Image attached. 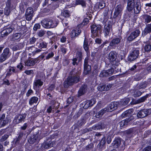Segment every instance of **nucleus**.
<instances>
[{"label": "nucleus", "instance_id": "1", "mask_svg": "<svg viewBox=\"0 0 151 151\" xmlns=\"http://www.w3.org/2000/svg\"><path fill=\"white\" fill-rule=\"evenodd\" d=\"M80 74L79 71L77 70L76 68L73 69L70 72V76L64 83V87L67 88L69 86L78 83L80 81Z\"/></svg>", "mask_w": 151, "mask_h": 151}, {"label": "nucleus", "instance_id": "2", "mask_svg": "<svg viewBox=\"0 0 151 151\" xmlns=\"http://www.w3.org/2000/svg\"><path fill=\"white\" fill-rule=\"evenodd\" d=\"M42 26L46 29L55 28L58 24V22L56 20H52L50 19H45L41 21Z\"/></svg>", "mask_w": 151, "mask_h": 151}, {"label": "nucleus", "instance_id": "3", "mask_svg": "<svg viewBox=\"0 0 151 151\" xmlns=\"http://www.w3.org/2000/svg\"><path fill=\"white\" fill-rule=\"evenodd\" d=\"M117 53L114 51H111L109 54L108 59L112 65V66L114 67L115 69L116 68L118 65V63H116V59Z\"/></svg>", "mask_w": 151, "mask_h": 151}, {"label": "nucleus", "instance_id": "4", "mask_svg": "<svg viewBox=\"0 0 151 151\" xmlns=\"http://www.w3.org/2000/svg\"><path fill=\"white\" fill-rule=\"evenodd\" d=\"M101 29V26L98 25L96 26L95 24L92 25L91 26V32L92 34V37L94 38L96 36H99V33Z\"/></svg>", "mask_w": 151, "mask_h": 151}, {"label": "nucleus", "instance_id": "5", "mask_svg": "<svg viewBox=\"0 0 151 151\" xmlns=\"http://www.w3.org/2000/svg\"><path fill=\"white\" fill-rule=\"evenodd\" d=\"M11 55V53L9 48L7 47L5 48L3 51L0 56V62H3L9 58Z\"/></svg>", "mask_w": 151, "mask_h": 151}, {"label": "nucleus", "instance_id": "6", "mask_svg": "<svg viewBox=\"0 0 151 151\" xmlns=\"http://www.w3.org/2000/svg\"><path fill=\"white\" fill-rule=\"evenodd\" d=\"M41 138L39 132L36 133H34L31 135L28 141L29 143L31 144L37 143Z\"/></svg>", "mask_w": 151, "mask_h": 151}, {"label": "nucleus", "instance_id": "7", "mask_svg": "<svg viewBox=\"0 0 151 151\" xmlns=\"http://www.w3.org/2000/svg\"><path fill=\"white\" fill-rule=\"evenodd\" d=\"M111 23V22L108 21L104 25L103 30V32L105 37H107L109 35L111 31L112 30Z\"/></svg>", "mask_w": 151, "mask_h": 151}, {"label": "nucleus", "instance_id": "8", "mask_svg": "<svg viewBox=\"0 0 151 151\" xmlns=\"http://www.w3.org/2000/svg\"><path fill=\"white\" fill-rule=\"evenodd\" d=\"M139 50L138 48L134 49L128 56V61H131L136 60L139 56Z\"/></svg>", "mask_w": 151, "mask_h": 151}, {"label": "nucleus", "instance_id": "9", "mask_svg": "<svg viewBox=\"0 0 151 151\" xmlns=\"http://www.w3.org/2000/svg\"><path fill=\"white\" fill-rule=\"evenodd\" d=\"M88 58L87 57L85 58L84 63L83 73L86 75L90 73L91 70V66L88 64Z\"/></svg>", "mask_w": 151, "mask_h": 151}, {"label": "nucleus", "instance_id": "10", "mask_svg": "<svg viewBox=\"0 0 151 151\" xmlns=\"http://www.w3.org/2000/svg\"><path fill=\"white\" fill-rule=\"evenodd\" d=\"M151 113V109H144L139 111L137 114V116L139 118H142L150 114Z\"/></svg>", "mask_w": 151, "mask_h": 151}, {"label": "nucleus", "instance_id": "11", "mask_svg": "<svg viewBox=\"0 0 151 151\" xmlns=\"http://www.w3.org/2000/svg\"><path fill=\"white\" fill-rule=\"evenodd\" d=\"M114 69L115 68L112 66L111 68L108 70L102 71L100 74V77H106L111 76L113 74Z\"/></svg>", "mask_w": 151, "mask_h": 151}, {"label": "nucleus", "instance_id": "12", "mask_svg": "<svg viewBox=\"0 0 151 151\" xmlns=\"http://www.w3.org/2000/svg\"><path fill=\"white\" fill-rule=\"evenodd\" d=\"M140 33V31L139 29L136 30L132 32L130 35L128 37L127 40L129 41H132L137 37Z\"/></svg>", "mask_w": 151, "mask_h": 151}, {"label": "nucleus", "instance_id": "13", "mask_svg": "<svg viewBox=\"0 0 151 151\" xmlns=\"http://www.w3.org/2000/svg\"><path fill=\"white\" fill-rule=\"evenodd\" d=\"M13 31V29L11 27L4 28L1 32V36L4 37L7 36Z\"/></svg>", "mask_w": 151, "mask_h": 151}, {"label": "nucleus", "instance_id": "14", "mask_svg": "<svg viewBox=\"0 0 151 151\" xmlns=\"http://www.w3.org/2000/svg\"><path fill=\"white\" fill-rule=\"evenodd\" d=\"M43 84V82L40 79L35 80L33 83V88L36 90H38Z\"/></svg>", "mask_w": 151, "mask_h": 151}, {"label": "nucleus", "instance_id": "15", "mask_svg": "<svg viewBox=\"0 0 151 151\" xmlns=\"http://www.w3.org/2000/svg\"><path fill=\"white\" fill-rule=\"evenodd\" d=\"M122 139L119 137L115 138L111 145L114 148H118L121 144Z\"/></svg>", "mask_w": 151, "mask_h": 151}, {"label": "nucleus", "instance_id": "16", "mask_svg": "<svg viewBox=\"0 0 151 151\" xmlns=\"http://www.w3.org/2000/svg\"><path fill=\"white\" fill-rule=\"evenodd\" d=\"M122 10V6L121 5H117L115 8L113 16L114 18H116L119 15L121 14Z\"/></svg>", "mask_w": 151, "mask_h": 151}, {"label": "nucleus", "instance_id": "17", "mask_svg": "<svg viewBox=\"0 0 151 151\" xmlns=\"http://www.w3.org/2000/svg\"><path fill=\"white\" fill-rule=\"evenodd\" d=\"M134 0H128L127 3V9L129 12L132 11L135 6Z\"/></svg>", "mask_w": 151, "mask_h": 151}, {"label": "nucleus", "instance_id": "18", "mask_svg": "<svg viewBox=\"0 0 151 151\" xmlns=\"http://www.w3.org/2000/svg\"><path fill=\"white\" fill-rule=\"evenodd\" d=\"M111 84H109L107 85H106L100 84L97 87L98 90L101 91H107L109 90L112 87Z\"/></svg>", "mask_w": 151, "mask_h": 151}, {"label": "nucleus", "instance_id": "19", "mask_svg": "<svg viewBox=\"0 0 151 151\" xmlns=\"http://www.w3.org/2000/svg\"><path fill=\"white\" fill-rule=\"evenodd\" d=\"M121 38H116L113 39L110 42L109 44V46L112 47L113 48H114V47H116V45L121 42Z\"/></svg>", "mask_w": 151, "mask_h": 151}, {"label": "nucleus", "instance_id": "20", "mask_svg": "<svg viewBox=\"0 0 151 151\" xmlns=\"http://www.w3.org/2000/svg\"><path fill=\"white\" fill-rule=\"evenodd\" d=\"M38 61L37 59H32L27 60L25 62V65L27 66H33Z\"/></svg>", "mask_w": 151, "mask_h": 151}, {"label": "nucleus", "instance_id": "21", "mask_svg": "<svg viewBox=\"0 0 151 151\" xmlns=\"http://www.w3.org/2000/svg\"><path fill=\"white\" fill-rule=\"evenodd\" d=\"M47 43L42 40L40 41V42H37L36 45L40 49H43L45 50L47 48Z\"/></svg>", "mask_w": 151, "mask_h": 151}, {"label": "nucleus", "instance_id": "22", "mask_svg": "<svg viewBox=\"0 0 151 151\" xmlns=\"http://www.w3.org/2000/svg\"><path fill=\"white\" fill-rule=\"evenodd\" d=\"M87 89V86L86 85H82L78 91V96H81L84 94L86 92Z\"/></svg>", "mask_w": 151, "mask_h": 151}, {"label": "nucleus", "instance_id": "23", "mask_svg": "<svg viewBox=\"0 0 151 151\" xmlns=\"http://www.w3.org/2000/svg\"><path fill=\"white\" fill-rule=\"evenodd\" d=\"M26 115L25 114L18 115L15 119L16 123L18 124L24 121L26 117Z\"/></svg>", "mask_w": 151, "mask_h": 151}, {"label": "nucleus", "instance_id": "24", "mask_svg": "<svg viewBox=\"0 0 151 151\" xmlns=\"http://www.w3.org/2000/svg\"><path fill=\"white\" fill-rule=\"evenodd\" d=\"M53 142L51 141L44 142L41 145L42 148L45 149H49L52 146Z\"/></svg>", "mask_w": 151, "mask_h": 151}, {"label": "nucleus", "instance_id": "25", "mask_svg": "<svg viewBox=\"0 0 151 151\" xmlns=\"http://www.w3.org/2000/svg\"><path fill=\"white\" fill-rule=\"evenodd\" d=\"M118 107V103L116 102H112L110 104H109V106L106 107L109 109V112L111 111H112L116 110L117 109Z\"/></svg>", "mask_w": 151, "mask_h": 151}, {"label": "nucleus", "instance_id": "26", "mask_svg": "<svg viewBox=\"0 0 151 151\" xmlns=\"http://www.w3.org/2000/svg\"><path fill=\"white\" fill-rule=\"evenodd\" d=\"M132 109H129L125 111L121 115V117L123 118L126 117L127 116H130L133 112Z\"/></svg>", "mask_w": 151, "mask_h": 151}, {"label": "nucleus", "instance_id": "27", "mask_svg": "<svg viewBox=\"0 0 151 151\" xmlns=\"http://www.w3.org/2000/svg\"><path fill=\"white\" fill-rule=\"evenodd\" d=\"M135 14H138L139 13L141 9V6L139 2H137L133 9Z\"/></svg>", "mask_w": 151, "mask_h": 151}, {"label": "nucleus", "instance_id": "28", "mask_svg": "<svg viewBox=\"0 0 151 151\" xmlns=\"http://www.w3.org/2000/svg\"><path fill=\"white\" fill-rule=\"evenodd\" d=\"M106 143V138L104 135H103L101 140L98 144L97 147L99 149L102 148L105 145Z\"/></svg>", "mask_w": 151, "mask_h": 151}, {"label": "nucleus", "instance_id": "29", "mask_svg": "<svg viewBox=\"0 0 151 151\" xmlns=\"http://www.w3.org/2000/svg\"><path fill=\"white\" fill-rule=\"evenodd\" d=\"M96 103V99H93L90 100L88 101L85 105L86 108L92 106Z\"/></svg>", "mask_w": 151, "mask_h": 151}, {"label": "nucleus", "instance_id": "30", "mask_svg": "<svg viewBox=\"0 0 151 151\" xmlns=\"http://www.w3.org/2000/svg\"><path fill=\"white\" fill-rule=\"evenodd\" d=\"M22 35L21 33H17L14 34L12 37L11 39V41H14L20 38Z\"/></svg>", "mask_w": 151, "mask_h": 151}, {"label": "nucleus", "instance_id": "31", "mask_svg": "<svg viewBox=\"0 0 151 151\" xmlns=\"http://www.w3.org/2000/svg\"><path fill=\"white\" fill-rule=\"evenodd\" d=\"M75 4L76 5H81L83 7L86 6V3L84 0H76Z\"/></svg>", "mask_w": 151, "mask_h": 151}, {"label": "nucleus", "instance_id": "32", "mask_svg": "<svg viewBox=\"0 0 151 151\" xmlns=\"http://www.w3.org/2000/svg\"><path fill=\"white\" fill-rule=\"evenodd\" d=\"M131 117H130L128 119H126L122 121L119 123L120 127H123L124 126L127 125L128 123L131 121Z\"/></svg>", "mask_w": 151, "mask_h": 151}, {"label": "nucleus", "instance_id": "33", "mask_svg": "<svg viewBox=\"0 0 151 151\" xmlns=\"http://www.w3.org/2000/svg\"><path fill=\"white\" fill-rule=\"evenodd\" d=\"M149 96H151V93L147 94L145 96L142 97L136 101V103L138 104L144 102Z\"/></svg>", "mask_w": 151, "mask_h": 151}, {"label": "nucleus", "instance_id": "34", "mask_svg": "<svg viewBox=\"0 0 151 151\" xmlns=\"http://www.w3.org/2000/svg\"><path fill=\"white\" fill-rule=\"evenodd\" d=\"M83 47L86 51H88L89 50V46L88 40L85 37L83 42Z\"/></svg>", "mask_w": 151, "mask_h": 151}, {"label": "nucleus", "instance_id": "35", "mask_svg": "<svg viewBox=\"0 0 151 151\" xmlns=\"http://www.w3.org/2000/svg\"><path fill=\"white\" fill-rule=\"evenodd\" d=\"M130 101L129 99L127 98L126 99H123L122 100L120 101V104L121 106H124L126 105Z\"/></svg>", "mask_w": 151, "mask_h": 151}, {"label": "nucleus", "instance_id": "36", "mask_svg": "<svg viewBox=\"0 0 151 151\" xmlns=\"http://www.w3.org/2000/svg\"><path fill=\"white\" fill-rule=\"evenodd\" d=\"M151 32V24L147 25L144 30L143 33L145 35L146 34Z\"/></svg>", "mask_w": 151, "mask_h": 151}, {"label": "nucleus", "instance_id": "37", "mask_svg": "<svg viewBox=\"0 0 151 151\" xmlns=\"http://www.w3.org/2000/svg\"><path fill=\"white\" fill-rule=\"evenodd\" d=\"M143 18L145 22L149 23L151 21V16L148 14H145L143 15Z\"/></svg>", "mask_w": 151, "mask_h": 151}, {"label": "nucleus", "instance_id": "38", "mask_svg": "<svg viewBox=\"0 0 151 151\" xmlns=\"http://www.w3.org/2000/svg\"><path fill=\"white\" fill-rule=\"evenodd\" d=\"M38 98L36 97H32L29 101V104L32 105L34 103H36L38 101Z\"/></svg>", "mask_w": 151, "mask_h": 151}, {"label": "nucleus", "instance_id": "39", "mask_svg": "<svg viewBox=\"0 0 151 151\" xmlns=\"http://www.w3.org/2000/svg\"><path fill=\"white\" fill-rule=\"evenodd\" d=\"M9 121V120L6 117L5 119L0 122V127L5 126L8 123Z\"/></svg>", "mask_w": 151, "mask_h": 151}, {"label": "nucleus", "instance_id": "40", "mask_svg": "<svg viewBox=\"0 0 151 151\" xmlns=\"http://www.w3.org/2000/svg\"><path fill=\"white\" fill-rule=\"evenodd\" d=\"M14 0H7L6 3V6L12 8L13 7Z\"/></svg>", "mask_w": 151, "mask_h": 151}, {"label": "nucleus", "instance_id": "41", "mask_svg": "<svg viewBox=\"0 0 151 151\" xmlns=\"http://www.w3.org/2000/svg\"><path fill=\"white\" fill-rule=\"evenodd\" d=\"M147 83L146 82H143L140 83L138 86V88L139 89H144L146 87Z\"/></svg>", "mask_w": 151, "mask_h": 151}, {"label": "nucleus", "instance_id": "42", "mask_svg": "<svg viewBox=\"0 0 151 151\" xmlns=\"http://www.w3.org/2000/svg\"><path fill=\"white\" fill-rule=\"evenodd\" d=\"M142 94V93L140 91L135 90L134 91L133 96L134 97H138L140 96Z\"/></svg>", "mask_w": 151, "mask_h": 151}, {"label": "nucleus", "instance_id": "43", "mask_svg": "<svg viewBox=\"0 0 151 151\" xmlns=\"http://www.w3.org/2000/svg\"><path fill=\"white\" fill-rule=\"evenodd\" d=\"M135 131V129L134 128H131L125 131L126 133L129 135L132 134Z\"/></svg>", "mask_w": 151, "mask_h": 151}, {"label": "nucleus", "instance_id": "44", "mask_svg": "<svg viewBox=\"0 0 151 151\" xmlns=\"http://www.w3.org/2000/svg\"><path fill=\"white\" fill-rule=\"evenodd\" d=\"M11 8H10L9 7L6 6V7L4 9V14L7 16H8L11 13Z\"/></svg>", "mask_w": 151, "mask_h": 151}, {"label": "nucleus", "instance_id": "45", "mask_svg": "<svg viewBox=\"0 0 151 151\" xmlns=\"http://www.w3.org/2000/svg\"><path fill=\"white\" fill-rule=\"evenodd\" d=\"M33 9L31 7H29L27 9L25 14L33 15Z\"/></svg>", "mask_w": 151, "mask_h": 151}, {"label": "nucleus", "instance_id": "46", "mask_svg": "<svg viewBox=\"0 0 151 151\" xmlns=\"http://www.w3.org/2000/svg\"><path fill=\"white\" fill-rule=\"evenodd\" d=\"M82 52L81 51H78L76 53V56L78 59V61H80L82 60Z\"/></svg>", "mask_w": 151, "mask_h": 151}, {"label": "nucleus", "instance_id": "47", "mask_svg": "<svg viewBox=\"0 0 151 151\" xmlns=\"http://www.w3.org/2000/svg\"><path fill=\"white\" fill-rule=\"evenodd\" d=\"M85 123V120L84 119H80L77 123V125L78 126H81L84 124Z\"/></svg>", "mask_w": 151, "mask_h": 151}, {"label": "nucleus", "instance_id": "48", "mask_svg": "<svg viewBox=\"0 0 151 151\" xmlns=\"http://www.w3.org/2000/svg\"><path fill=\"white\" fill-rule=\"evenodd\" d=\"M62 15L65 17H68L70 16V13L68 10H64L62 13Z\"/></svg>", "mask_w": 151, "mask_h": 151}, {"label": "nucleus", "instance_id": "49", "mask_svg": "<svg viewBox=\"0 0 151 151\" xmlns=\"http://www.w3.org/2000/svg\"><path fill=\"white\" fill-rule=\"evenodd\" d=\"M109 12V9H105L103 12V15L105 18L107 19L109 18L108 16V12Z\"/></svg>", "mask_w": 151, "mask_h": 151}, {"label": "nucleus", "instance_id": "50", "mask_svg": "<svg viewBox=\"0 0 151 151\" xmlns=\"http://www.w3.org/2000/svg\"><path fill=\"white\" fill-rule=\"evenodd\" d=\"M36 41V38L34 37H31L29 40V44L31 45L33 44Z\"/></svg>", "mask_w": 151, "mask_h": 151}, {"label": "nucleus", "instance_id": "51", "mask_svg": "<svg viewBox=\"0 0 151 151\" xmlns=\"http://www.w3.org/2000/svg\"><path fill=\"white\" fill-rule=\"evenodd\" d=\"M109 111H110L109 110V109L105 108L103 109H102L100 111V112L101 113L102 116H103L105 113L107 112H109Z\"/></svg>", "mask_w": 151, "mask_h": 151}, {"label": "nucleus", "instance_id": "52", "mask_svg": "<svg viewBox=\"0 0 151 151\" xmlns=\"http://www.w3.org/2000/svg\"><path fill=\"white\" fill-rule=\"evenodd\" d=\"M89 22L88 19L87 18H85L84 19L82 22L81 23V25L82 27L87 24Z\"/></svg>", "mask_w": 151, "mask_h": 151}, {"label": "nucleus", "instance_id": "53", "mask_svg": "<svg viewBox=\"0 0 151 151\" xmlns=\"http://www.w3.org/2000/svg\"><path fill=\"white\" fill-rule=\"evenodd\" d=\"M145 50L146 51L148 52L151 50V45L147 44L145 47Z\"/></svg>", "mask_w": 151, "mask_h": 151}, {"label": "nucleus", "instance_id": "54", "mask_svg": "<svg viewBox=\"0 0 151 151\" xmlns=\"http://www.w3.org/2000/svg\"><path fill=\"white\" fill-rule=\"evenodd\" d=\"M25 15L26 20L29 21L31 20L33 16L32 14H25Z\"/></svg>", "mask_w": 151, "mask_h": 151}, {"label": "nucleus", "instance_id": "55", "mask_svg": "<svg viewBox=\"0 0 151 151\" xmlns=\"http://www.w3.org/2000/svg\"><path fill=\"white\" fill-rule=\"evenodd\" d=\"M101 127L100 123H99L98 124L96 125L95 126L93 127H92V129L95 130L100 129H101Z\"/></svg>", "mask_w": 151, "mask_h": 151}, {"label": "nucleus", "instance_id": "56", "mask_svg": "<svg viewBox=\"0 0 151 151\" xmlns=\"http://www.w3.org/2000/svg\"><path fill=\"white\" fill-rule=\"evenodd\" d=\"M77 58H74L72 59V63L73 65H78V63L77 62Z\"/></svg>", "mask_w": 151, "mask_h": 151}, {"label": "nucleus", "instance_id": "57", "mask_svg": "<svg viewBox=\"0 0 151 151\" xmlns=\"http://www.w3.org/2000/svg\"><path fill=\"white\" fill-rule=\"evenodd\" d=\"M77 32L75 30H72L70 34L71 37L73 38L74 37L76 36H77Z\"/></svg>", "mask_w": 151, "mask_h": 151}, {"label": "nucleus", "instance_id": "58", "mask_svg": "<svg viewBox=\"0 0 151 151\" xmlns=\"http://www.w3.org/2000/svg\"><path fill=\"white\" fill-rule=\"evenodd\" d=\"M37 34L39 37H42L45 35V31L43 30H40L38 32Z\"/></svg>", "mask_w": 151, "mask_h": 151}, {"label": "nucleus", "instance_id": "59", "mask_svg": "<svg viewBox=\"0 0 151 151\" xmlns=\"http://www.w3.org/2000/svg\"><path fill=\"white\" fill-rule=\"evenodd\" d=\"M9 136L7 134H4L3 136L1 139V142H3L6 140L8 137Z\"/></svg>", "mask_w": 151, "mask_h": 151}, {"label": "nucleus", "instance_id": "60", "mask_svg": "<svg viewBox=\"0 0 151 151\" xmlns=\"http://www.w3.org/2000/svg\"><path fill=\"white\" fill-rule=\"evenodd\" d=\"M24 133L23 132H20L19 135L18 136V138H17V141H19L21 139H22Z\"/></svg>", "mask_w": 151, "mask_h": 151}, {"label": "nucleus", "instance_id": "61", "mask_svg": "<svg viewBox=\"0 0 151 151\" xmlns=\"http://www.w3.org/2000/svg\"><path fill=\"white\" fill-rule=\"evenodd\" d=\"M40 24H36L35 25L33 29L35 31H36L38 29H40Z\"/></svg>", "mask_w": 151, "mask_h": 151}, {"label": "nucleus", "instance_id": "62", "mask_svg": "<svg viewBox=\"0 0 151 151\" xmlns=\"http://www.w3.org/2000/svg\"><path fill=\"white\" fill-rule=\"evenodd\" d=\"M102 136V134L99 133L97 132L95 135V138L96 139L98 140Z\"/></svg>", "mask_w": 151, "mask_h": 151}, {"label": "nucleus", "instance_id": "63", "mask_svg": "<svg viewBox=\"0 0 151 151\" xmlns=\"http://www.w3.org/2000/svg\"><path fill=\"white\" fill-rule=\"evenodd\" d=\"M24 73L26 74L27 75H29L31 74H33L34 73V71L33 70H26L24 72Z\"/></svg>", "mask_w": 151, "mask_h": 151}, {"label": "nucleus", "instance_id": "64", "mask_svg": "<svg viewBox=\"0 0 151 151\" xmlns=\"http://www.w3.org/2000/svg\"><path fill=\"white\" fill-rule=\"evenodd\" d=\"M142 151H151V146H149L144 148Z\"/></svg>", "mask_w": 151, "mask_h": 151}]
</instances>
